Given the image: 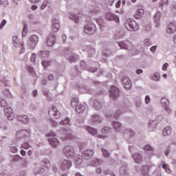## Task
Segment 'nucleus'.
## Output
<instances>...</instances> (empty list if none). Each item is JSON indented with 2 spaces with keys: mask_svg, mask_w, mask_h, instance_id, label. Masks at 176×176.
I'll return each mask as SVG.
<instances>
[{
  "mask_svg": "<svg viewBox=\"0 0 176 176\" xmlns=\"http://www.w3.org/2000/svg\"><path fill=\"white\" fill-rule=\"evenodd\" d=\"M63 155L67 157V159H74V163L76 166H79L82 163V157L80 155L75 156V150L74 147L71 146H66L64 147Z\"/></svg>",
  "mask_w": 176,
  "mask_h": 176,
  "instance_id": "f257e3e1",
  "label": "nucleus"
},
{
  "mask_svg": "<svg viewBox=\"0 0 176 176\" xmlns=\"http://www.w3.org/2000/svg\"><path fill=\"white\" fill-rule=\"evenodd\" d=\"M125 27L128 31H138L140 30V25L133 19H127Z\"/></svg>",
  "mask_w": 176,
  "mask_h": 176,
  "instance_id": "f03ea898",
  "label": "nucleus"
},
{
  "mask_svg": "<svg viewBox=\"0 0 176 176\" xmlns=\"http://www.w3.org/2000/svg\"><path fill=\"white\" fill-rule=\"evenodd\" d=\"M30 135H31V131L23 129L16 133V140H23V138H25V137L28 138Z\"/></svg>",
  "mask_w": 176,
  "mask_h": 176,
  "instance_id": "7ed1b4c3",
  "label": "nucleus"
},
{
  "mask_svg": "<svg viewBox=\"0 0 176 176\" xmlns=\"http://www.w3.org/2000/svg\"><path fill=\"white\" fill-rule=\"evenodd\" d=\"M4 115L8 120H13L14 119V113L12 107H6L4 109Z\"/></svg>",
  "mask_w": 176,
  "mask_h": 176,
  "instance_id": "20e7f679",
  "label": "nucleus"
},
{
  "mask_svg": "<svg viewBox=\"0 0 176 176\" xmlns=\"http://www.w3.org/2000/svg\"><path fill=\"white\" fill-rule=\"evenodd\" d=\"M36 43H38V36L36 35L31 36L28 43L30 49H35Z\"/></svg>",
  "mask_w": 176,
  "mask_h": 176,
  "instance_id": "39448f33",
  "label": "nucleus"
},
{
  "mask_svg": "<svg viewBox=\"0 0 176 176\" xmlns=\"http://www.w3.org/2000/svg\"><path fill=\"white\" fill-rule=\"evenodd\" d=\"M110 97L113 98V100L118 98V97H119V89L115 86L111 87L110 89Z\"/></svg>",
  "mask_w": 176,
  "mask_h": 176,
  "instance_id": "423d86ee",
  "label": "nucleus"
},
{
  "mask_svg": "<svg viewBox=\"0 0 176 176\" xmlns=\"http://www.w3.org/2000/svg\"><path fill=\"white\" fill-rule=\"evenodd\" d=\"M106 20H109V21H116V23H119V17L118 16L114 15L111 12H107L105 16Z\"/></svg>",
  "mask_w": 176,
  "mask_h": 176,
  "instance_id": "0eeeda50",
  "label": "nucleus"
},
{
  "mask_svg": "<svg viewBox=\"0 0 176 176\" xmlns=\"http://www.w3.org/2000/svg\"><path fill=\"white\" fill-rule=\"evenodd\" d=\"M176 31V23L175 22H172L168 25L166 27V32L168 34H174Z\"/></svg>",
  "mask_w": 176,
  "mask_h": 176,
  "instance_id": "6e6552de",
  "label": "nucleus"
},
{
  "mask_svg": "<svg viewBox=\"0 0 176 176\" xmlns=\"http://www.w3.org/2000/svg\"><path fill=\"white\" fill-rule=\"evenodd\" d=\"M50 116H53L54 119L60 118V111H57V108L52 107L49 111Z\"/></svg>",
  "mask_w": 176,
  "mask_h": 176,
  "instance_id": "1a4fd4ad",
  "label": "nucleus"
},
{
  "mask_svg": "<svg viewBox=\"0 0 176 176\" xmlns=\"http://www.w3.org/2000/svg\"><path fill=\"white\" fill-rule=\"evenodd\" d=\"M56 41V36L53 33L50 34L47 38V46H53Z\"/></svg>",
  "mask_w": 176,
  "mask_h": 176,
  "instance_id": "9d476101",
  "label": "nucleus"
},
{
  "mask_svg": "<svg viewBox=\"0 0 176 176\" xmlns=\"http://www.w3.org/2000/svg\"><path fill=\"white\" fill-rule=\"evenodd\" d=\"M71 166H72V162H71V161L63 160L61 162L60 168H62V170H68L69 167H71Z\"/></svg>",
  "mask_w": 176,
  "mask_h": 176,
  "instance_id": "9b49d317",
  "label": "nucleus"
},
{
  "mask_svg": "<svg viewBox=\"0 0 176 176\" xmlns=\"http://www.w3.org/2000/svg\"><path fill=\"white\" fill-rule=\"evenodd\" d=\"M122 83L125 87V89H131V80L128 77H124L122 79Z\"/></svg>",
  "mask_w": 176,
  "mask_h": 176,
  "instance_id": "f8f14e48",
  "label": "nucleus"
},
{
  "mask_svg": "<svg viewBox=\"0 0 176 176\" xmlns=\"http://www.w3.org/2000/svg\"><path fill=\"white\" fill-rule=\"evenodd\" d=\"M94 25H86L84 28L85 34H94Z\"/></svg>",
  "mask_w": 176,
  "mask_h": 176,
  "instance_id": "ddd939ff",
  "label": "nucleus"
},
{
  "mask_svg": "<svg viewBox=\"0 0 176 176\" xmlns=\"http://www.w3.org/2000/svg\"><path fill=\"white\" fill-rule=\"evenodd\" d=\"M93 155H94V153L91 150H87L82 153V157L85 159L86 160L90 159Z\"/></svg>",
  "mask_w": 176,
  "mask_h": 176,
  "instance_id": "4468645a",
  "label": "nucleus"
},
{
  "mask_svg": "<svg viewBox=\"0 0 176 176\" xmlns=\"http://www.w3.org/2000/svg\"><path fill=\"white\" fill-rule=\"evenodd\" d=\"M17 119L19 120V122H21V123H24L25 124L28 123L30 118L27 115H19L17 116Z\"/></svg>",
  "mask_w": 176,
  "mask_h": 176,
  "instance_id": "2eb2a0df",
  "label": "nucleus"
},
{
  "mask_svg": "<svg viewBox=\"0 0 176 176\" xmlns=\"http://www.w3.org/2000/svg\"><path fill=\"white\" fill-rule=\"evenodd\" d=\"M69 17L71 20H73L75 23H78V21H79V19L82 17V14H78V15L71 14Z\"/></svg>",
  "mask_w": 176,
  "mask_h": 176,
  "instance_id": "dca6fc26",
  "label": "nucleus"
},
{
  "mask_svg": "<svg viewBox=\"0 0 176 176\" xmlns=\"http://www.w3.org/2000/svg\"><path fill=\"white\" fill-rule=\"evenodd\" d=\"M48 142L54 148H56V146H57V145L59 144L58 140L54 138H50Z\"/></svg>",
  "mask_w": 176,
  "mask_h": 176,
  "instance_id": "f3484780",
  "label": "nucleus"
},
{
  "mask_svg": "<svg viewBox=\"0 0 176 176\" xmlns=\"http://www.w3.org/2000/svg\"><path fill=\"white\" fill-rule=\"evenodd\" d=\"M144 14V9L142 8H138L135 12V17L136 19H140Z\"/></svg>",
  "mask_w": 176,
  "mask_h": 176,
  "instance_id": "a211bd4d",
  "label": "nucleus"
},
{
  "mask_svg": "<svg viewBox=\"0 0 176 176\" xmlns=\"http://www.w3.org/2000/svg\"><path fill=\"white\" fill-rule=\"evenodd\" d=\"M20 41L19 40V38L16 36L12 37V45L15 47H20Z\"/></svg>",
  "mask_w": 176,
  "mask_h": 176,
  "instance_id": "6ab92c4d",
  "label": "nucleus"
},
{
  "mask_svg": "<svg viewBox=\"0 0 176 176\" xmlns=\"http://www.w3.org/2000/svg\"><path fill=\"white\" fill-rule=\"evenodd\" d=\"M85 106L83 104H78L76 107V112L77 113H82V112H85Z\"/></svg>",
  "mask_w": 176,
  "mask_h": 176,
  "instance_id": "aec40b11",
  "label": "nucleus"
},
{
  "mask_svg": "<svg viewBox=\"0 0 176 176\" xmlns=\"http://www.w3.org/2000/svg\"><path fill=\"white\" fill-rule=\"evenodd\" d=\"M113 127L116 131H120L122 130V124L118 122H113Z\"/></svg>",
  "mask_w": 176,
  "mask_h": 176,
  "instance_id": "412c9836",
  "label": "nucleus"
},
{
  "mask_svg": "<svg viewBox=\"0 0 176 176\" xmlns=\"http://www.w3.org/2000/svg\"><path fill=\"white\" fill-rule=\"evenodd\" d=\"M133 157L135 163H141V161L142 160V157L141 155L139 153H135L133 155Z\"/></svg>",
  "mask_w": 176,
  "mask_h": 176,
  "instance_id": "4be33fe9",
  "label": "nucleus"
},
{
  "mask_svg": "<svg viewBox=\"0 0 176 176\" xmlns=\"http://www.w3.org/2000/svg\"><path fill=\"white\" fill-rule=\"evenodd\" d=\"M85 129L87 131H88V133H89V134H91V135H96V134H97V130L94 128L86 126Z\"/></svg>",
  "mask_w": 176,
  "mask_h": 176,
  "instance_id": "5701e85b",
  "label": "nucleus"
},
{
  "mask_svg": "<svg viewBox=\"0 0 176 176\" xmlns=\"http://www.w3.org/2000/svg\"><path fill=\"white\" fill-rule=\"evenodd\" d=\"M50 54V52L49 51H40L38 52V56L40 57H43V58H46Z\"/></svg>",
  "mask_w": 176,
  "mask_h": 176,
  "instance_id": "b1692460",
  "label": "nucleus"
},
{
  "mask_svg": "<svg viewBox=\"0 0 176 176\" xmlns=\"http://www.w3.org/2000/svg\"><path fill=\"white\" fill-rule=\"evenodd\" d=\"M171 131H172L171 127L166 126L165 129L163 130V134L165 136L170 135V134H171Z\"/></svg>",
  "mask_w": 176,
  "mask_h": 176,
  "instance_id": "393cba45",
  "label": "nucleus"
},
{
  "mask_svg": "<svg viewBox=\"0 0 176 176\" xmlns=\"http://www.w3.org/2000/svg\"><path fill=\"white\" fill-rule=\"evenodd\" d=\"M149 168H151L149 166H143L142 169V174H143V175H148V173H149Z\"/></svg>",
  "mask_w": 176,
  "mask_h": 176,
  "instance_id": "a878e982",
  "label": "nucleus"
},
{
  "mask_svg": "<svg viewBox=\"0 0 176 176\" xmlns=\"http://www.w3.org/2000/svg\"><path fill=\"white\" fill-rule=\"evenodd\" d=\"M18 47L20 48L19 53H21V54H23V53H25V47H24V42L21 41L19 43V47Z\"/></svg>",
  "mask_w": 176,
  "mask_h": 176,
  "instance_id": "bb28decb",
  "label": "nucleus"
},
{
  "mask_svg": "<svg viewBox=\"0 0 176 176\" xmlns=\"http://www.w3.org/2000/svg\"><path fill=\"white\" fill-rule=\"evenodd\" d=\"M60 28V24L58 23H53L52 25V31L54 32H57Z\"/></svg>",
  "mask_w": 176,
  "mask_h": 176,
  "instance_id": "cd10ccee",
  "label": "nucleus"
},
{
  "mask_svg": "<svg viewBox=\"0 0 176 176\" xmlns=\"http://www.w3.org/2000/svg\"><path fill=\"white\" fill-rule=\"evenodd\" d=\"M27 32H28V28L27 27V24H25L23 26V29L22 30V36L24 38L27 36Z\"/></svg>",
  "mask_w": 176,
  "mask_h": 176,
  "instance_id": "c85d7f7f",
  "label": "nucleus"
},
{
  "mask_svg": "<svg viewBox=\"0 0 176 176\" xmlns=\"http://www.w3.org/2000/svg\"><path fill=\"white\" fill-rule=\"evenodd\" d=\"M41 166L45 167V168H50V162L49 160H45L41 162Z\"/></svg>",
  "mask_w": 176,
  "mask_h": 176,
  "instance_id": "c756f323",
  "label": "nucleus"
},
{
  "mask_svg": "<svg viewBox=\"0 0 176 176\" xmlns=\"http://www.w3.org/2000/svg\"><path fill=\"white\" fill-rule=\"evenodd\" d=\"M94 107L96 111H98V109H101V103L98 101H95L94 103Z\"/></svg>",
  "mask_w": 176,
  "mask_h": 176,
  "instance_id": "7c9ffc66",
  "label": "nucleus"
},
{
  "mask_svg": "<svg viewBox=\"0 0 176 176\" xmlns=\"http://www.w3.org/2000/svg\"><path fill=\"white\" fill-rule=\"evenodd\" d=\"M161 104H162L164 107H166L168 104H169L168 99H166V98H162L161 99Z\"/></svg>",
  "mask_w": 176,
  "mask_h": 176,
  "instance_id": "2f4dec72",
  "label": "nucleus"
},
{
  "mask_svg": "<svg viewBox=\"0 0 176 176\" xmlns=\"http://www.w3.org/2000/svg\"><path fill=\"white\" fill-rule=\"evenodd\" d=\"M42 65L44 68H47V67H50V61L44 60L42 62Z\"/></svg>",
  "mask_w": 176,
  "mask_h": 176,
  "instance_id": "473e14b6",
  "label": "nucleus"
},
{
  "mask_svg": "<svg viewBox=\"0 0 176 176\" xmlns=\"http://www.w3.org/2000/svg\"><path fill=\"white\" fill-rule=\"evenodd\" d=\"M111 130L112 129L109 127H104V129H102V133L106 134V133H109V131H111Z\"/></svg>",
  "mask_w": 176,
  "mask_h": 176,
  "instance_id": "72a5a7b5",
  "label": "nucleus"
},
{
  "mask_svg": "<svg viewBox=\"0 0 176 176\" xmlns=\"http://www.w3.org/2000/svg\"><path fill=\"white\" fill-rule=\"evenodd\" d=\"M1 5L3 6L6 7L9 5V1L8 0H1Z\"/></svg>",
  "mask_w": 176,
  "mask_h": 176,
  "instance_id": "f704fd0d",
  "label": "nucleus"
},
{
  "mask_svg": "<svg viewBox=\"0 0 176 176\" xmlns=\"http://www.w3.org/2000/svg\"><path fill=\"white\" fill-rule=\"evenodd\" d=\"M162 167H163V168H164V170H166V173H171V170H170V168H168V165H167V164H164V165L162 166Z\"/></svg>",
  "mask_w": 176,
  "mask_h": 176,
  "instance_id": "c9c22d12",
  "label": "nucleus"
},
{
  "mask_svg": "<svg viewBox=\"0 0 176 176\" xmlns=\"http://www.w3.org/2000/svg\"><path fill=\"white\" fill-rule=\"evenodd\" d=\"M119 46L121 47V49H127V45H126L124 42H120L119 43Z\"/></svg>",
  "mask_w": 176,
  "mask_h": 176,
  "instance_id": "e433bc0d",
  "label": "nucleus"
},
{
  "mask_svg": "<svg viewBox=\"0 0 176 176\" xmlns=\"http://www.w3.org/2000/svg\"><path fill=\"white\" fill-rule=\"evenodd\" d=\"M92 119L94 122H101V120H100V116L97 115L93 116Z\"/></svg>",
  "mask_w": 176,
  "mask_h": 176,
  "instance_id": "4c0bfd02",
  "label": "nucleus"
},
{
  "mask_svg": "<svg viewBox=\"0 0 176 176\" xmlns=\"http://www.w3.org/2000/svg\"><path fill=\"white\" fill-rule=\"evenodd\" d=\"M30 147V144L27 142L23 143L21 146V148H23V149H29Z\"/></svg>",
  "mask_w": 176,
  "mask_h": 176,
  "instance_id": "58836bf2",
  "label": "nucleus"
},
{
  "mask_svg": "<svg viewBox=\"0 0 176 176\" xmlns=\"http://www.w3.org/2000/svg\"><path fill=\"white\" fill-rule=\"evenodd\" d=\"M144 42L146 46H151L152 45V43H151V40L148 38L144 39Z\"/></svg>",
  "mask_w": 176,
  "mask_h": 176,
  "instance_id": "ea45409f",
  "label": "nucleus"
},
{
  "mask_svg": "<svg viewBox=\"0 0 176 176\" xmlns=\"http://www.w3.org/2000/svg\"><path fill=\"white\" fill-rule=\"evenodd\" d=\"M102 152L104 157H108L109 156V153H108V151L107 150L102 149Z\"/></svg>",
  "mask_w": 176,
  "mask_h": 176,
  "instance_id": "a19ab883",
  "label": "nucleus"
},
{
  "mask_svg": "<svg viewBox=\"0 0 176 176\" xmlns=\"http://www.w3.org/2000/svg\"><path fill=\"white\" fill-rule=\"evenodd\" d=\"M60 124H69V119L65 118V120L60 121Z\"/></svg>",
  "mask_w": 176,
  "mask_h": 176,
  "instance_id": "79ce46f5",
  "label": "nucleus"
},
{
  "mask_svg": "<svg viewBox=\"0 0 176 176\" xmlns=\"http://www.w3.org/2000/svg\"><path fill=\"white\" fill-rule=\"evenodd\" d=\"M144 151H153V148L149 144L146 145L144 147Z\"/></svg>",
  "mask_w": 176,
  "mask_h": 176,
  "instance_id": "37998d69",
  "label": "nucleus"
},
{
  "mask_svg": "<svg viewBox=\"0 0 176 176\" xmlns=\"http://www.w3.org/2000/svg\"><path fill=\"white\" fill-rule=\"evenodd\" d=\"M7 104H6V101L3 99L0 100V107H6Z\"/></svg>",
  "mask_w": 176,
  "mask_h": 176,
  "instance_id": "c03bdc74",
  "label": "nucleus"
},
{
  "mask_svg": "<svg viewBox=\"0 0 176 176\" xmlns=\"http://www.w3.org/2000/svg\"><path fill=\"white\" fill-rule=\"evenodd\" d=\"M5 25H6V20L3 19L0 24V30H2V28H3V27H5Z\"/></svg>",
  "mask_w": 176,
  "mask_h": 176,
  "instance_id": "a18cd8bd",
  "label": "nucleus"
},
{
  "mask_svg": "<svg viewBox=\"0 0 176 176\" xmlns=\"http://www.w3.org/2000/svg\"><path fill=\"white\" fill-rule=\"evenodd\" d=\"M46 6H47V2H45L40 7L41 10H45V9H46Z\"/></svg>",
  "mask_w": 176,
  "mask_h": 176,
  "instance_id": "49530a36",
  "label": "nucleus"
},
{
  "mask_svg": "<svg viewBox=\"0 0 176 176\" xmlns=\"http://www.w3.org/2000/svg\"><path fill=\"white\" fill-rule=\"evenodd\" d=\"M10 152H12V153H16L17 152V147L12 146L10 148Z\"/></svg>",
  "mask_w": 176,
  "mask_h": 176,
  "instance_id": "de8ad7c7",
  "label": "nucleus"
},
{
  "mask_svg": "<svg viewBox=\"0 0 176 176\" xmlns=\"http://www.w3.org/2000/svg\"><path fill=\"white\" fill-rule=\"evenodd\" d=\"M151 102V98L149 96H146L145 97V103L146 104H149Z\"/></svg>",
  "mask_w": 176,
  "mask_h": 176,
  "instance_id": "09e8293b",
  "label": "nucleus"
},
{
  "mask_svg": "<svg viewBox=\"0 0 176 176\" xmlns=\"http://www.w3.org/2000/svg\"><path fill=\"white\" fill-rule=\"evenodd\" d=\"M148 129H149V131H155V129H156V126H152L151 125V124H148Z\"/></svg>",
  "mask_w": 176,
  "mask_h": 176,
  "instance_id": "8fccbe9b",
  "label": "nucleus"
},
{
  "mask_svg": "<svg viewBox=\"0 0 176 176\" xmlns=\"http://www.w3.org/2000/svg\"><path fill=\"white\" fill-rule=\"evenodd\" d=\"M168 63H164L163 67H162V70L163 71H167V68H168Z\"/></svg>",
  "mask_w": 176,
  "mask_h": 176,
  "instance_id": "3c124183",
  "label": "nucleus"
},
{
  "mask_svg": "<svg viewBox=\"0 0 176 176\" xmlns=\"http://www.w3.org/2000/svg\"><path fill=\"white\" fill-rule=\"evenodd\" d=\"M35 58H36V54H32V58H31V61L32 62V63H35Z\"/></svg>",
  "mask_w": 176,
  "mask_h": 176,
  "instance_id": "603ef678",
  "label": "nucleus"
},
{
  "mask_svg": "<svg viewBox=\"0 0 176 176\" xmlns=\"http://www.w3.org/2000/svg\"><path fill=\"white\" fill-rule=\"evenodd\" d=\"M65 140H74V136L71 134H68L67 135Z\"/></svg>",
  "mask_w": 176,
  "mask_h": 176,
  "instance_id": "864d4df0",
  "label": "nucleus"
},
{
  "mask_svg": "<svg viewBox=\"0 0 176 176\" xmlns=\"http://www.w3.org/2000/svg\"><path fill=\"white\" fill-rule=\"evenodd\" d=\"M121 5H122V1L119 0L118 3L116 4V8H120Z\"/></svg>",
  "mask_w": 176,
  "mask_h": 176,
  "instance_id": "5fc2aeb1",
  "label": "nucleus"
},
{
  "mask_svg": "<svg viewBox=\"0 0 176 176\" xmlns=\"http://www.w3.org/2000/svg\"><path fill=\"white\" fill-rule=\"evenodd\" d=\"M98 164H100V160H96L94 164H92V166H97Z\"/></svg>",
  "mask_w": 176,
  "mask_h": 176,
  "instance_id": "6e6d98bb",
  "label": "nucleus"
},
{
  "mask_svg": "<svg viewBox=\"0 0 176 176\" xmlns=\"http://www.w3.org/2000/svg\"><path fill=\"white\" fill-rule=\"evenodd\" d=\"M157 47H156V45H154V46H153V47H151V52H156V49H157Z\"/></svg>",
  "mask_w": 176,
  "mask_h": 176,
  "instance_id": "4d7b16f0",
  "label": "nucleus"
},
{
  "mask_svg": "<svg viewBox=\"0 0 176 176\" xmlns=\"http://www.w3.org/2000/svg\"><path fill=\"white\" fill-rule=\"evenodd\" d=\"M101 171H102V169H101V168H96V173L97 174H101Z\"/></svg>",
  "mask_w": 176,
  "mask_h": 176,
  "instance_id": "13d9d810",
  "label": "nucleus"
},
{
  "mask_svg": "<svg viewBox=\"0 0 176 176\" xmlns=\"http://www.w3.org/2000/svg\"><path fill=\"white\" fill-rule=\"evenodd\" d=\"M31 9L32 10H36V9H38V6H36V5H33Z\"/></svg>",
  "mask_w": 176,
  "mask_h": 176,
  "instance_id": "bf43d9fd",
  "label": "nucleus"
},
{
  "mask_svg": "<svg viewBox=\"0 0 176 176\" xmlns=\"http://www.w3.org/2000/svg\"><path fill=\"white\" fill-rule=\"evenodd\" d=\"M45 172V168H41L39 171L38 172V174H42L43 173Z\"/></svg>",
  "mask_w": 176,
  "mask_h": 176,
  "instance_id": "052dcab7",
  "label": "nucleus"
},
{
  "mask_svg": "<svg viewBox=\"0 0 176 176\" xmlns=\"http://www.w3.org/2000/svg\"><path fill=\"white\" fill-rule=\"evenodd\" d=\"M47 136L48 137H56V134L53 132H51L50 133H49V135Z\"/></svg>",
  "mask_w": 176,
  "mask_h": 176,
  "instance_id": "680f3d73",
  "label": "nucleus"
},
{
  "mask_svg": "<svg viewBox=\"0 0 176 176\" xmlns=\"http://www.w3.org/2000/svg\"><path fill=\"white\" fill-rule=\"evenodd\" d=\"M32 3H38L41 0H30Z\"/></svg>",
  "mask_w": 176,
  "mask_h": 176,
  "instance_id": "e2e57ef3",
  "label": "nucleus"
},
{
  "mask_svg": "<svg viewBox=\"0 0 176 176\" xmlns=\"http://www.w3.org/2000/svg\"><path fill=\"white\" fill-rule=\"evenodd\" d=\"M21 155L22 156H25V155H26L25 151L21 150Z\"/></svg>",
  "mask_w": 176,
  "mask_h": 176,
  "instance_id": "0e129e2a",
  "label": "nucleus"
},
{
  "mask_svg": "<svg viewBox=\"0 0 176 176\" xmlns=\"http://www.w3.org/2000/svg\"><path fill=\"white\" fill-rule=\"evenodd\" d=\"M70 63H74V61H75V57H74V56H72V57H70Z\"/></svg>",
  "mask_w": 176,
  "mask_h": 176,
  "instance_id": "69168bd1",
  "label": "nucleus"
},
{
  "mask_svg": "<svg viewBox=\"0 0 176 176\" xmlns=\"http://www.w3.org/2000/svg\"><path fill=\"white\" fill-rule=\"evenodd\" d=\"M136 74H138V75H140V74H142V69H138Z\"/></svg>",
  "mask_w": 176,
  "mask_h": 176,
  "instance_id": "338daca9",
  "label": "nucleus"
},
{
  "mask_svg": "<svg viewBox=\"0 0 176 176\" xmlns=\"http://www.w3.org/2000/svg\"><path fill=\"white\" fill-rule=\"evenodd\" d=\"M48 80H53V75H50L48 76Z\"/></svg>",
  "mask_w": 176,
  "mask_h": 176,
  "instance_id": "774afa93",
  "label": "nucleus"
}]
</instances>
